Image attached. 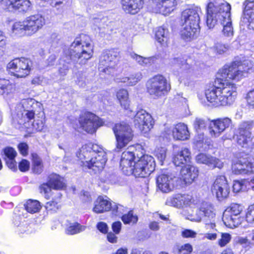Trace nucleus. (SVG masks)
Masks as SVG:
<instances>
[{
	"instance_id": "f257e3e1",
	"label": "nucleus",
	"mask_w": 254,
	"mask_h": 254,
	"mask_svg": "<svg viewBox=\"0 0 254 254\" xmlns=\"http://www.w3.org/2000/svg\"><path fill=\"white\" fill-rule=\"evenodd\" d=\"M254 71L253 63L248 60L236 61L225 64L218 72L220 79L225 81L221 83V86H214L205 91L207 101L215 107L232 105L237 95V87L234 83L226 80L240 81Z\"/></svg>"
},
{
	"instance_id": "f03ea898",
	"label": "nucleus",
	"mask_w": 254,
	"mask_h": 254,
	"mask_svg": "<svg viewBox=\"0 0 254 254\" xmlns=\"http://www.w3.org/2000/svg\"><path fill=\"white\" fill-rule=\"evenodd\" d=\"M64 56L60 60V64L63 65L59 69L61 76L66 74L71 63L85 64L93 55V46L89 38L82 34L76 38L67 50L64 52Z\"/></svg>"
},
{
	"instance_id": "7ed1b4c3",
	"label": "nucleus",
	"mask_w": 254,
	"mask_h": 254,
	"mask_svg": "<svg viewBox=\"0 0 254 254\" xmlns=\"http://www.w3.org/2000/svg\"><path fill=\"white\" fill-rule=\"evenodd\" d=\"M231 8L230 4L224 0H209L207 6V26L212 28L219 21L223 27V35L229 39L234 36Z\"/></svg>"
},
{
	"instance_id": "20e7f679",
	"label": "nucleus",
	"mask_w": 254,
	"mask_h": 254,
	"mask_svg": "<svg viewBox=\"0 0 254 254\" xmlns=\"http://www.w3.org/2000/svg\"><path fill=\"white\" fill-rule=\"evenodd\" d=\"M79 164L84 169L91 170L93 173H100L107 160L106 154L97 144L91 143L83 145L77 153Z\"/></svg>"
},
{
	"instance_id": "39448f33",
	"label": "nucleus",
	"mask_w": 254,
	"mask_h": 254,
	"mask_svg": "<svg viewBox=\"0 0 254 254\" xmlns=\"http://www.w3.org/2000/svg\"><path fill=\"white\" fill-rule=\"evenodd\" d=\"M200 12V9L198 7L186 9L182 12V21L184 22L181 34L184 39L190 40L199 35Z\"/></svg>"
},
{
	"instance_id": "423d86ee",
	"label": "nucleus",
	"mask_w": 254,
	"mask_h": 254,
	"mask_svg": "<svg viewBox=\"0 0 254 254\" xmlns=\"http://www.w3.org/2000/svg\"><path fill=\"white\" fill-rule=\"evenodd\" d=\"M244 207L238 203H231L223 213V221L226 226L233 228L238 227L245 220Z\"/></svg>"
},
{
	"instance_id": "0eeeda50",
	"label": "nucleus",
	"mask_w": 254,
	"mask_h": 254,
	"mask_svg": "<svg viewBox=\"0 0 254 254\" xmlns=\"http://www.w3.org/2000/svg\"><path fill=\"white\" fill-rule=\"evenodd\" d=\"M146 86L148 93L154 98L164 96L171 89V85L168 83L166 78L159 74L148 80Z\"/></svg>"
},
{
	"instance_id": "6e6552de",
	"label": "nucleus",
	"mask_w": 254,
	"mask_h": 254,
	"mask_svg": "<svg viewBox=\"0 0 254 254\" xmlns=\"http://www.w3.org/2000/svg\"><path fill=\"white\" fill-rule=\"evenodd\" d=\"M113 129L116 136L117 149L125 147L132 140L133 134L128 124L124 122L116 124Z\"/></svg>"
},
{
	"instance_id": "1a4fd4ad",
	"label": "nucleus",
	"mask_w": 254,
	"mask_h": 254,
	"mask_svg": "<svg viewBox=\"0 0 254 254\" xmlns=\"http://www.w3.org/2000/svg\"><path fill=\"white\" fill-rule=\"evenodd\" d=\"M118 56L119 53L114 49L104 51L100 57L99 70L108 74L113 72Z\"/></svg>"
},
{
	"instance_id": "9d476101",
	"label": "nucleus",
	"mask_w": 254,
	"mask_h": 254,
	"mask_svg": "<svg viewBox=\"0 0 254 254\" xmlns=\"http://www.w3.org/2000/svg\"><path fill=\"white\" fill-rule=\"evenodd\" d=\"M154 159L151 156L144 155L134 163L133 173L136 177L144 178L149 175L155 169Z\"/></svg>"
},
{
	"instance_id": "9b49d317",
	"label": "nucleus",
	"mask_w": 254,
	"mask_h": 254,
	"mask_svg": "<svg viewBox=\"0 0 254 254\" xmlns=\"http://www.w3.org/2000/svg\"><path fill=\"white\" fill-rule=\"evenodd\" d=\"M31 61L24 58L15 59L10 62L7 67L17 77H25L28 75L31 70Z\"/></svg>"
},
{
	"instance_id": "f8f14e48",
	"label": "nucleus",
	"mask_w": 254,
	"mask_h": 254,
	"mask_svg": "<svg viewBox=\"0 0 254 254\" xmlns=\"http://www.w3.org/2000/svg\"><path fill=\"white\" fill-rule=\"evenodd\" d=\"M79 123L81 127L90 133L95 132L103 125L102 121L98 117L90 112L81 115L79 118Z\"/></svg>"
},
{
	"instance_id": "ddd939ff",
	"label": "nucleus",
	"mask_w": 254,
	"mask_h": 254,
	"mask_svg": "<svg viewBox=\"0 0 254 254\" xmlns=\"http://www.w3.org/2000/svg\"><path fill=\"white\" fill-rule=\"evenodd\" d=\"M134 126L139 128L142 133H148L153 127L154 121L152 116L144 110L138 111L134 116Z\"/></svg>"
},
{
	"instance_id": "4468645a",
	"label": "nucleus",
	"mask_w": 254,
	"mask_h": 254,
	"mask_svg": "<svg viewBox=\"0 0 254 254\" xmlns=\"http://www.w3.org/2000/svg\"><path fill=\"white\" fill-rule=\"evenodd\" d=\"M211 190L213 193L215 194L219 201H222L228 196L230 188L224 176H220L216 179L211 188Z\"/></svg>"
},
{
	"instance_id": "2eb2a0df",
	"label": "nucleus",
	"mask_w": 254,
	"mask_h": 254,
	"mask_svg": "<svg viewBox=\"0 0 254 254\" xmlns=\"http://www.w3.org/2000/svg\"><path fill=\"white\" fill-rule=\"evenodd\" d=\"M232 171L235 174H247L254 172V164L247 155L238 158L232 165Z\"/></svg>"
},
{
	"instance_id": "dca6fc26",
	"label": "nucleus",
	"mask_w": 254,
	"mask_h": 254,
	"mask_svg": "<svg viewBox=\"0 0 254 254\" xmlns=\"http://www.w3.org/2000/svg\"><path fill=\"white\" fill-rule=\"evenodd\" d=\"M252 126L248 122H244L240 125L236 140L238 144L243 147H247L252 143Z\"/></svg>"
},
{
	"instance_id": "f3484780",
	"label": "nucleus",
	"mask_w": 254,
	"mask_h": 254,
	"mask_svg": "<svg viewBox=\"0 0 254 254\" xmlns=\"http://www.w3.org/2000/svg\"><path fill=\"white\" fill-rule=\"evenodd\" d=\"M0 4L8 11L18 10L26 12L31 9L29 0H0Z\"/></svg>"
},
{
	"instance_id": "a211bd4d",
	"label": "nucleus",
	"mask_w": 254,
	"mask_h": 254,
	"mask_svg": "<svg viewBox=\"0 0 254 254\" xmlns=\"http://www.w3.org/2000/svg\"><path fill=\"white\" fill-rule=\"evenodd\" d=\"M24 21L28 35L35 34L45 24L44 17L39 14L31 15L27 17Z\"/></svg>"
},
{
	"instance_id": "6ab92c4d",
	"label": "nucleus",
	"mask_w": 254,
	"mask_h": 254,
	"mask_svg": "<svg viewBox=\"0 0 254 254\" xmlns=\"http://www.w3.org/2000/svg\"><path fill=\"white\" fill-rule=\"evenodd\" d=\"M176 4L175 0H152V7L155 12L167 15L172 12Z\"/></svg>"
},
{
	"instance_id": "aec40b11",
	"label": "nucleus",
	"mask_w": 254,
	"mask_h": 254,
	"mask_svg": "<svg viewBox=\"0 0 254 254\" xmlns=\"http://www.w3.org/2000/svg\"><path fill=\"white\" fill-rule=\"evenodd\" d=\"M231 123V120L228 118L218 119L211 121L209 126V133L212 137L219 136Z\"/></svg>"
},
{
	"instance_id": "412c9836",
	"label": "nucleus",
	"mask_w": 254,
	"mask_h": 254,
	"mask_svg": "<svg viewBox=\"0 0 254 254\" xmlns=\"http://www.w3.org/2000/svg\"><path fill=\"white\" fill-rule=\"evenodd\" d=\"M179 180V178L172 176V175L161 174L156 178V183L158 189L163 192L171 191L174 187V182Z\"/></svg>"
},
{
	"instance_id": "4be33fe9",
	"label": "nucleus",
	"mask_w": 254,
	"mask_h": 254,
	"mask_svg": "<svg viewBox=\"0 0 254 254\" xmlns=\"http://www.w3.org/2000/svg\"><path fill=\"white\" fill-rule=\"evenodd\" d=\"M243 22H247L248 28L254 30V0H246L243 2Z\"/></svg>"
},
{
	"instance_id": "5701e85b",
	"label": "nucleus",
	"mask_w": 254,
	"mask_h": 254,
	"mask_svg": "<svg viewBox=\"0 0 254 254\" xmlns=\"http://www.w3.org/2000/svg\"><path fill=\"white\" fill-rule=\"evenodd\" d=\"M197 215L200 217V221H211L215 216L214 208L213 205L209 202H203L197 210Z\"/></svg>"
},
{
	"instance_id": "b1692460",
	"label": "nucleus",
	"mask_w": 254,
	"mask_h": 254,
	"mask_svg": "<svg viewBox=\"0 0 254 254\" xmlns=\"http://www.w3.org/2000/svg\"><path fill=\"white\" fill-rule=\"evenodd\" d=\"M195 160L197 163L205 164L212 168L221 169L223 167V162L219 159L205 153H199L197 155Z\"/></svg>"
},
{
	"instance_id": "393cba45",
	"label": "nucleus",
	"mask_w": 254,
	"mask_h": 254,
	"mask_svg": "<svg viewBox=\"0 0 254 254\" xmlns=\"http://www.w3.org/2000/svg\"><path fill=\"white\" fill-rule=\"evenodd\" d=\"M198 175V169L191 165H187L180 171V177L179 179L183 180L185 184H191Z\"/></svg>"
},
{
	"instance_id": "a878e982",
	"label": "nucleus",
	"mask_w": 254,
	"mask_h": 254,
	"mask_svg": "<svg viewBox=\"0 0 254 254\" xmlns=\"http://www.w3.org/2000/svg\"><path fill=\"white\" fill-rule=\"evenodd\" d=\"M170 131L173 138L176 140H187L190 136L187 126L183 123L176 125Z\"/></svg>"
},
{
	"instance_id": "bb28decb",
	"label": "nucleus",
	"mask_w": 254,
	"mask_h": 254,
	"mask_svg": "<svg viewBox=\"0 0 254 254\" xmlns=\"http://www.w3.org/2000/svg\"><path fill=\"white\" fill-rule=\"evenodd\" d=\"M142 78V73L140 72L134 73L128 75H121L116 78V81L122 83L127 86H134Z\"/></svg>"
},
{
	"instance_id": "cd10ccee",
	"label": "nucleus",
	"mask_w": 254,
	"mask_h": 254,
	"mask_svg": "<svg viewBox=\"0 0 254 254\" xmlns=\"http://www.w3.org/2000/svg\"><path fill=\"white\" fill-rule=\"evenodd\" d=\"M112 204L107 197L99 196L94 202V212L97 213H103L111 210Z\"/></svg>"
},
{
	"instance_id": "c85d7f7f",
	"label": "nucleus",
	"mask_w": 254,
	"mask_h": 254,
	"mask_svg": "<svg viewBox=\"0 0 254 254\" xmlns=\"http://www.w3.org/2000/svg\"><path fill=\"white\" fill-rule=\"evenodd\" d=\"M123 9L131 14L137 13L142 6V0H122Z\"/></svg>"
},
{
	"instance_id": "c756f323",
	"label": "nucleus",
	"mask_w": 254,
	"mask_h": 254,
	"mask_svg": "<svg viewBox=\"0 0 254 254\" xmlns=\"http://www.w3.org/2000/svg\"><path fill=\"white\" fill-rule=\"evenodd\" d=\"M190 152L188 148H185L174 154L173 161L175 165L180 166L190 162Z\"/></svg>"
},
{
	"instance_id": "7c9ffc66",
	"label": "nucleus",
	"mask_w": 254,
	"mask_h": 254,
	"mask_svg": "<svg viewBox=\"0 0 254 254\" xmlns=\"http://www.w3.org/2000/svg\"><path fill=\"white\" fill-rule=\"evenodd\" d=\"M49 184L54 190H62L65 187L64 179L56 174H50L48 179Z\"/></svg>"
},
{
	"instance_id": "2f4dec72",
	"label": "nucleus",
	"mask_w": 254,
	"mask_h": 254,
	"mask_svg": "<svg viewBox=\"0 0 254 254\" xmlns=\"http://www.w3.org/2000/svg\"><path fill=\"white\" fill-rule=\"evenodd\" d=\"M14 90V85L9 80L0 78V95H8L12 93Z\"/></svg>"
},
{
	"instance_id": "473e14b6",
	"label": "nucleus",
	"mask_w": 254,
	"mask_h": 254,
	"mask_svg": "<svg viewBox=\"0 0 254 254\" xmlns=\"http://www.w3.org/2000/svg\"><path fill=\"white\" fill-rule=\"evenodd\" d=\"M117 97L122 108L125 110L129 109L130 102L128 100V94L127 90L124 89L119 90L117 93Z\"/></svg>"
},
{
	"instance_id": "72a5a7b5",
	"label": "nucleus",
	"mask_w": 254,
	"mask_h": 254,
	"mask_svg": "<svg viewBox=\"0 0 254 254\" xmlns=\"http://www.w3.org/2000/svg\"><path fill=\"white\" fill-rule=\"evenodd\" d=\"M208 125V120L203 117H196L193 122V127L197 133H200L206 129Z\"/></svg>"
},
{
	"instance_id": "f704fd0d",
	"label": "nucleus",
	"mask_w": 254,
	"mask_h": 254,
	"mask_svg": "<svg viewBox=\"0 0 254 254\" xmlns=\"http://www.w3.org/2000/svg\"><path fill=\"white\" fill-rule=\"evenodd\" d=\"M155 37L157 41L162 45L166 44L169 40V31L164 27H159L156 31Z\"/></svg>"
},
{
	"instance_id": "c9c22d12",
	"label": "nucleus",
	"mask_w": 254,
	"mask_h": 254,
	"mask_svg": "<svg viewBox=\"0 0 254 254\" xmlns=\"http://www.w3.org/2000/svg\"><path fill=\"white\" fill-rule=\"evenodd\" d=\"M25 209L29 213H35L39 211L41 209L40 202L36 200H28L24 205Z\"/></svg>"
},
{
	"instance_id": "e433bc0d",
	"label": "nucleus",
	"mask_w": 254,
	"mask_h": 254,
	"mask_svg": "<svg viewBox=\"0 0 254 254\" xmlns=\"http://www.w3.org/2000/svg\"><path fill=\"white\" fill-rule=\"evenodd\" d=\"M12 31L15 35L19 36L27 35L24 21L15 22L12 26Z\"/></svg>"
},
{
	"instance_id": "4c0bfd02",
	"label": "nucleus",
	"mask_w": 254,
	"mask_h": 254,
	"mask_svg": "<svg viewBox=\"0 0 254 254\" xmlns=\"http://www.w3.org/2000/svg\"><path fill=\"white\" fill-rule=\"evenodd\" d=\"M85 226H82L78 223H73L67 227L65 232L68 235H74L85 230Z\"/></svg>"
},
{
	"instance_id": "58836bf2",
	"label": "nucleus",
	"mask_w": 254,
	"mask_h": 254,
	"mask_svg": "<svg viewBox=\"0 0 254 254\" xmlns=\"http://www.w3.org/2000/svg\"><path fill=\"white\" fill-rule=\"evenodd\" d=\"M21 104L24 111L34 110L40 104L32 98L23 99L22 100Z\"/></svg>"
},
{
	"instance_id": "ea45409f",
	"label": "nucleus",
	"mask_w": 254,
	"mask_h": 254,
	"mask_svg": "<svg viewBox=\"0 0 254 254\" xmlns=\"http://www.w3.org/2000/svg\"><path fill=\"white\" fill-rule=\"evenodd\" d=\"M132 162L120 161V167L123 172L126 175H130L133 173V165H132Z\"/></svg>"
},
{
	"instance_id": "a19ab883",
	"label": "nucleus",
	"mask_w": 254,
	"mask_h": 254,
	"mask_svg": "<svg viewBox=\"0 0 254 254\" xmlns=\"http://www.w3.org/2000/svg\"><path fill=\"white\" fill-rule=\"evenodd\" d=\"M122 220L126 224H135L138 218L136 215H134L132 211H130L127 214L122 216Z\"/></svg>"
},
{
	"instance_id": "79ce46f5",
	"label": "nucleus",
	"mask_w": 254,
	"mask_h": 254,
	"mask_svg": "<svg viewBox=\"0 0 254 254\" xmlns=\"http://www.w3.org/2000/svg\"><path fill=\"white\" fill-rule=\"evenodd\" d=\"M178 194H176L168 197L165 202L166 204L170 206L181 208V203Z\"/></svg>"
},
{
	"instance_id": "37998d69",
	"label": "nucleus",
	"mask_w": 254,
	"mask_h": 254,
	"mask_svg": "<svg viewBox=\"0 0 254 254\" xmlns=\"http://www.w3.org/2000/svg\"><path fill=\"white\" fill-rule=\"evenodd\" d=\"M179 196L180 202L181 203V207L183 205H189L192 202V197L189 194H178Z\"/></svg>"
},
{
	"instance_id": "c03bdc74",
	"label": "nucleus",
	"mask_w": 254,
	"mask_h": 254,
	"mask_svg": "<svg viewBox=\"0 0 254 254\" xmlns=\"http://www.w3.org/2000/svg\"><path fill=\"white\" fill-rule=\"evenodd\" d=\"M172 62L174 64H178L184 70H188L190 69L191 67L190 65L187 63V61L184 59L175 58L173 59Z\"/></svg>"
},
{
	"instance_id": "a18cd8bd",
	"label": "nucleus",
	"mask_w": 254,
	"mask_h": 254,
	"mask_svg": "<svg viewBox=\"0 0 254 254\" xmlns=\"http://www.w3.org/2000/svg\"><path fill=\"white\" fill-rule=\"evenodd\" d=\"M134 154L131 151H125L122 153L121 161L135 163Z\"/></svg>"
},
{
	"instance_id": "49530a36",
	"label": "nucleus",
	"mask_w": 254,
	"mask_h": 254,
	"mask_svg": "<svg viewBox=\"0 0 254 254\" xmlns=\"http://www.w3.org/2000/svg\"><path fill=\"white\" fill-rule=\"evenodd\" d=\"M231 239V236L227 233H221V239L218 240V245L223 247L229 243Z\"/></svg>"
},
{
	"instance_id": "de8ad7c7",
	"label": "nucleus",
	"mask_w": 254,
	"mask_h": 254,
	"mask_svg": "<svg viewBox=\"0 0 254 254\" xmlns=\"http://www.w3.org/2000/svg\"><path fill=\"white\" fill-rule=\"evenodd\" d=\"M111 210L114 215L119 216L125 212V207L122 205L117 204L114 202L112 204Z\"/></svg>"
},
{
	"instance_id": "09e8293b",
	"label": "nucleus",
	"mask_w": 254,
	"mask_h": 254,
	"mask_svg": "<svg viewBox=\"0 0 254 254\" xmlns=\"http://www.w3.org/2000/svg\"><path fill=\"white\" fill-rule=\"evenodd\" d=\"M19 219V216H16L13 222L14 225L18 227L17 231L20 233H24V232L28 231V229H27L28 226L26 224H23L20 225Z\"/></svg>"
},
{
	"instance_id": "8fccbe9b",
	"label": "nucleus",
	"mask_w": 254,
	"mask_h": 254,
	"mask_svg": "<svg viewBox=\"0 0 254 254\" xmlns=\"http://www.w3.org/2000/svg\"><path fill=\"white\" fill-rule=\"evenodd\" d=\"M4 154L5 155L4 159H15L17 154L16 152L12 147H6L3 150Z\"/></svg>"
},
{
	"instance_id": "3c124183",
	"label": "nucleus",
	"mask_w": 254,
	"mask_h": 254,
	"mask_svg": "<svg viewBox=\"0 0 254 254\" xmlns=\"http://www.w3.org/2000/svg\"><path fill=\"white\" fill-rule=\"evenodd\" d=\"M52 189V188L49 184L48 181L46 183L42 184L39 187L40 192L44 193L47 199L49 197V193L51 191Z\"/></svg>"
},
{
	"instance_id": "603ef678",
	"label": "nucleus",
	"mask_w": 254,
	"mask_h": 254,
	"mask_svg": "<svg viewBox=\"0 0 254 254\" xmlns=\"http://www.w3.org/2000/svg\"><path fill=\"white\" fill-rule=\"evenodd\" d=\"M246 219L249 223L254 221V203L249 206L246 214Z\"/></svg>"
},
{
	"instance_id": "864d4df0",
	"label": "nucleus",
	"mask_w": 254,
	"mask_h": 254,
	"mask_svg": "<svg viewBox=\"0 0 254 254\" xmlns=\"http://www.w3.org/2000/svg\"><path fill=\"white\" fill-rule=\"evenodd\" d=\"M178 253L183 254H190L192 251V247L190 244H186L178 247Z\"/></svg>"
},
{
	"instance_id": "5fc2aeb1",
	"label": "nucleus",
	"mask_w": 254,
	"mask_h": 254,
	"mask_svg": "<svg viewBox=\"0 0 254 254\" xmlns=\"http://www.w3.org/2000/svg\"><path fill=\"white\" fill-rule=\"evenodd\" d=\"M32 126L33 130L40 131L44 128V123L42 120L37 119L32 122Z\"/></svg>"
},
{
	"instance_id": "6e6d98bb",
	"label": "nucleus",
	"mask_w": 254,
	"mask_h": 254,
	"mask_svg": "<svg viewBox=\"0 0 254 254\" xmlns=\"http://www.w3.org/2000/svg\"><path fill=\"white\" fill-rule=\"evenodd\" d=\"M156 156L161 163V164H162L164 160L166 158V149L163 147L158 148L156 151Z\"/></svg>"
},
{
	"instance_id": "4d7b16f0",
	"label": "nucleus",
	"mask_w": 254,
	"mask_h": 254,
	"mask_svg": "<svg viewBox=\"0 0 254 254\" xmlns=\"http://www.w3.org/2000/svg\"><path fill=\"white\" fill-rule=\"evenodd\" d=\"M45 208L48 211L55 212L59 208L58 202L53 200L47 202Z\"/></svg>"
},
{
	"instance_id": "13d9d810",
	"label": "nucleus",
	"mask_w": 254,
	"mask_h": 254,
	"mask_svg": "<svg viewBox=\"0 0 254 254\" xmlns=\"http://www.w3.org/2000/svg\"><path fill=\"white\" fill-rule=\"evenodd\" d=\"M228 46L220 43H217L214 46L216 52L218 54H222L228 50Z\"/></svg>"
},
{
	"instance_id": "bf43d9fd",
	"label": "nucleus",
	"mask_w": 254,
	"mask_h": 254,
	"mask_svg": "<svg viewBox=\"0 0 254 254\" xmlns=\"http://www.w3.org/2000/svg\"><path fill=\"white\" fill-rule=\"evenodd\" d=\"M237 242L245 248H250L252 244V243L247 238L243 237L238 238Z\"/></svg>"
},
{
	"instance_id": "052dcab7",
	"label": "nucleus",
	"mask_w": 254,
	"mask_h": 254,
	"mask_svg": "<svg viewBox=\"0 0 254 254\" xmlns=\"http://www.w3.org/2000/svg\"><path fill=\"white\" fill-rule=\"evenodd\" d=\"M247 101L250 106L254 108V88L248 93Z\"/></svg>"
},
{
	"instance_id": "680f3d73",
	"label": "nucleus",
	"mask_w": 254,
	"mask_h": 254,
	"mask_svg": "<svg viewBox=\"0 0 254 254\" xmlns=\"http://www.w3.org/2000/svg\"><path fill=\"white\" fill-rule=\"evenodd\" d=\"M18 149L23 156H26L28 154V146L26 143H20L18 146Z\"/></svg>"
},
{
	"instance_id": "e2e57ef3",
	"label": "nucleus",
	"mask_w": 254,
	"mask_h": 254,
	"mask_svg": "<svg viewBox=\"0 0 254 254\" xmlns=\"http://www.w3.org/2000/svg\"><path fill=\"white\" fill-rule=\"evenodd\" d=\"M29 168V163L26 160H22L19 164V169L22 172H25Z\"/></svg>"
},
{
	"instance_id": "0e129e2a",
	"label": "nucleus",
	"mask_w": 254,
	"mask_h": 254,
	"mask_svg": "<svg viewBox=\"0 0 254 254\" xmlns=\"http://www.w3.org/2000/svg\"><path fill=\"white\" fill-rule=\"evenodd\" d=\"M244 187V185L242 182L239 181H235L233 185V190L235 192H239L242 190Z\"/></svg>"
},
{
	"instance_id": "69168bd1",
	"label": "nucleus",
	"mask_w": 254,
	"mask_h": 254,
	"mask_svg": "<svg viewBox=\"0 0 254 254\" xmlns=\"http://www.w3.org/2000/svg\"><path fill=\"white\" fill-rule=\"evenodd\" d=\"M96 227L97 229L102 233L105 234L108 231V226L105 222H100L98 223Z\"/></svg>"
},
{
	"instance_id": "338daca9",
	"label": "nucleus",
	"mask_w": 254,
	"mask_h": 254,
	"mask_svg": "<svg viewBox=\"0 0 254 254\" xmlns=\"http://www.w3.org/2000/svg\"><path fill=\"white\" fill-rule=\"evenodd\" d=\"M157 59V58L155 56H153L149 58H144L143 66L150 65L152 64L155 63Z\"/></svg>"
},
{
	"instance_id": "774afa93",
	"label": "nucleus",
	"mask_w": 254,
	"mask_h": 254,
	"mask_svg": "<svg viewBox=\"0 0 254 254\" xmlns=\"http://www.w3.org/2000/svg\"><path fill=\"white\" fill-rule=\"evenodd\" d=\"M182 235L184 238H194L196 233L191 230L186 229L182 232Z\"/></svg>"
}]
</instances>
